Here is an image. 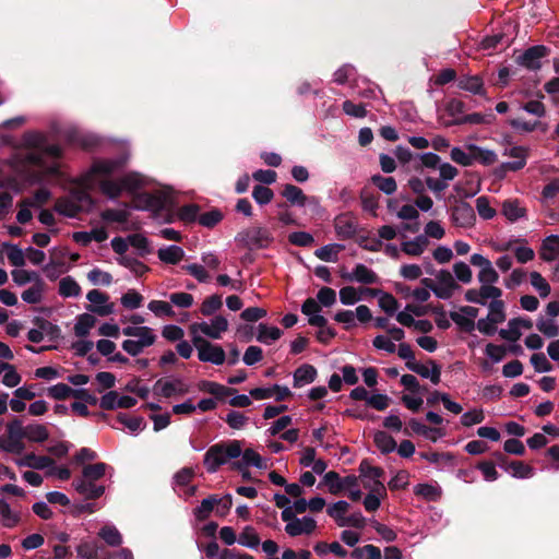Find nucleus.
<instances>
[{
    "label": "nucleus",
    "mask_w": 559,
    "mask_h": 559,
    "mask_svg": "<svg viewBox=\"0 0 559 559\" xmlns=\"http://www.w3.org/2000/svg\"><path fill=\"white\" fill-rule=\"evenodd\" d=\"M61 156L59 145L47 144L45 136L39 132H27L11 157L10 165L16 174L32 182H39L49 177L61 182L66 180Z\"/></svg>",
    "instance_id": "f257e3e1"
},
{
    "label": "nucleus",
    "mask_w": 559,
    "mask_h": 559,
    "mask_svg": "<svg viewBox=\"0 0 559 559\" xmlns=\"http://www.w3.org/2000/svg\"><path fill=\"white\" fill-rule=\"evenodd\" d=\"M119 165L114 159L94 162L91 169L83 175V183L99 186L102 192L110 199L119 197L123 191L133 192L145 185V178L138 173L127 174L120 180H109L108 177Z\"/></svg>",
    "instance_id": "f03ea898"
},
{
    "label": "nucleus",
    "mask_w": 559,
    "mask_h": 559,
    "mask_svg": "<svg viewBox=\"0 0 559 559\" xmlns=\"http://www.w3.org/2000/svg\"><path fill=\"white\" fill-rule=\"evenodd\" d=\"M76 183L70 195L62 198L56 203V211L68 217H75L80 212L88 211L93 206V200L88 194V190L95 186H86L83 183V175L73 180Z\"/></svg>",
    "instance_id": "7ed1b4c3"
},
{
    "label": "nucleus",
    "mask_w": 559,
    "mask_h": 559,
    "mask_svg": "<svg viewBox=\"0 0 559 559\" xmlns=\"http://www.w3.org/2000/svg\"><path fill=\"white\" fill-rule=\"evenodd\" d=\"M122 333L130 338L124 340L121 347L127 354L133 357L140 355L145 348L156 342L154 330L146 325H128L122 329Z\"/></svg>",
    "instance_id": "20e7f679"
},
{
    "label": "nucleus",
    "mask_w": 559,
    "mask_h": 559,
    "mask_svg": "<svg viewBox=\"0 0 559 559\" xmlns=\"http://www.w3.org/2000/svg\"><path fill=\"white\" fill-rule=\"evenodd\" d=\"M108 466L105 463L90 464L83 467L82 478L73 481L75 490L84 495L88 499L99 498L105 488L97 486L94 481L100 479L107 471Z\"/></svg>",
    "instance_id": "39448f33"
},
{
    "label": "nucleus",
    "mask_w": 559,
    "mask_h": 559,
    "mask_svg": "<svg viewBox=\"0 0 559 559\" xmlns=\"http://www.w3.org/2000/svg\"><path fill=\"white\" fill-rule=\"evenodd\" d=\"M241 455V444L239 441L228 443H217L212 445L204 455V466L209 473H215L222 465L229 460Z\"/></svg>",
    "instance_id": "423d86ee"
},
{
    "label": "nucleus",
    "mask_w": 559,
    "mask_h": 559,
    "mask_svg": "<svg viewBox=\"0 0 559 559\" xmlns=\"http://www.w3.org/2000/svg\"><path fill=\"white\" fill-rule=\"evenodd\" d=\"M228 320L217 314L210 321L194 322L189 326L191 338H204L207 336L212 340H221L223 334L228 331Z\"/></svg>",
    "instance_id": "0eeeda50"
},
{
    "label": "nucleus",
    "mask_w": 559,
    "mask_h": 559,
    "mask_svg": "<svg viewBox=\"0 0 559 559\" xmlns=\"http://www.w3.org/2000/svg\"><path fill=\"white\" fill-rule=\"evenodd\" d=\"M24 426L20 419H13L7 425V433L0 437V449L10 454L20 455L25 450Z\"/></svg>",
    "instance_id": "6e6552de"
},
{
    "label": "nucleus",
    "mask_w": 559,
    "mask_h": 559,
    "mask_svg": "<svg viewBox=\"0 0 559 559\" xmlns=\"http://www.w3.org/2000/svg\"><path fill=\"white\" fill-rule=\"evenodd\" d=\"M281 519L285 522L284 531L290 537L309 536L317 528V521L309 515L298 518L290 510H282Z\"/></svg>",
    "instance_id": "1a4fd4ad"
},
{
    "label": "nucleus",
    "mask_w": 559,
    "mask_h": 559,
    "mask_svg": "<svg viewBox=\"0 0 559 559\" xmlns=\"http://www.w3.org/2000/svg\"><path fill=\"white\" fill-rule=\"evenodd\" d=\"M423 284L440 299H449L460 289L453 274L448 270H440L433 280L424 278Z\"/></svg>",
    "instance_id": "9d476101"
},
{
    "label": "nucleus",
    "mask_w": 559,
    "mask_h": 559,
    "mask_svg": "<svg viewBox=\"0 0 559 559\" xmlns=\"http://www.w3.org/2000/svg\"><path fill=\"white\" fill-rule=\"evenodd\" d=\"M236 240L249 249H264L272 245L274 237L269 228L252 226L240 231Z\"/></svg>",
    "instance_id": "9b49d317"
},
{
    "label": "nucleus",
    "mask_w": 559,
    "mask_h": 559,
    "mask_svg": "<svg viewBox=\"0 0 559 559\" xmlns=\"http://www.w3.org/2000/svg\"><path fill=\"white\" fill-rule=\"evenodd\" d=\"M191 341L198 352L200 361L211 362L216 366H221L225 362L226 354L221 345L211 343L205 338H191Z\"/></svg>",
    "instance_id": "f8f14e48"
},
{
    "label": "nucleus",
    "mask_w": 559,
    "mask_h": 559,
    "mask_svg": "<svg viewBox=\"0 0 559 559\" xmlns=\"http://www.w3.org/2000/svg\"><path fill=\"white\" fill-rule=\"evenodd\" d=\"M359 478L362 486L369 492H378L379 495H386V489L380 480L383 475V469L380 467L371 466L367 461H362L359 465Z\"/></svg>",
    "instance_id": "ddd939ff"
},
{
    "label": "nucleus",
    "mask_w": 559,
    "mask_h": 559,
    "mask_svg": "<svg viewBox=\"0 0 559 559\" xmlns=\"http://www.w3.org/2000/svg\"><path fill=\"white\" fill-rule=\"evenodd\" d=\"M189 384L181 378H163L155 382V394L163 397H178L189 392Z\"/></svg>",
    "instance_id": "4468645a"
},
{
    "label": "nucleus",
    "mask_w": 559,
    "mask_h": 559,
    "mask_svg": "<svg viewBox=\"0 0 559 559\" xmlns=\"http://www.w3.org/2000/svg\"><path fill=\"white\" fill-rule=\"evenodd\" d=\"M469 262L478 269L477 280L479 283H498L499 274L488 258L480 253H473Z\"/></svg>",
    "instance_id": "2eb2a0df"
},
{
    "label": "nucleus",
    "mask_w": 559,
    "mask_h": 559,
    "mask_svg": "<svg viewBox=\"0 0 559 559\" xmlns=\"http://www.w3.org/2000/svg\"><path fill=\"white\" fill-rule=\"evenodd\" d=\"M86 299L90 301L87 310L98 316H108L114 312V304L109 302V297L98 289H92L87 293Z\"/></svg>",
    "instance_id": "dca6fc26"
},
{
    "label": "nucleus",
    "mask_w": 559,
    "mask_h": 559,
    "mask_svg": "<svg viewBox=\"0 0 559 559\" xmlns=\"http://www.w3.org/2000/svg\"><path fill=\"white\" fill-rule=\"evenodd\" d=\"M138 403L136 399L130 395H120L117 391H109L99 400L103 409L131 408Z\"/></svg>",
    "instance_id": "f3484780"
},
{
    "label": "nucleus",
    "mask_w": 559,
    "mask_h": 559,
    "mask_svg": "<svg viewBox=\"0 0 559 559\" xmlns=\"http://www.w3.org/2000/svg\"><path fill=\"white\" fill-rule=\"evenodd\" d=\"M451 218L456 226L463 228L473 227L476 223L474 209L466 202H460L453 206Z\"/></svg>",
    "instance_id": "a211bd4d"
},
{
    "label": "nucleus",
    "mask_w": 559,
    "mask_h": 559,
    "mask_svg": "<svg viewBox=\"0 0 559 559\" xmlns=\"http://www.w3.org/2000/svg\"><path fill=\"white\" fill-rule=\"evenodd\" d=\"M389 335H378L374 337L373 346L386 353H394L396 350L395 342H400L404 338V331L400 328L392 326L388 330Z\"/></svg>",
    "instance_id": "6ab92c4d"
},
{
    "label": "nucleus",
    "mask_w": 559,
    "mask_h": 559,
    "mask_svg": "<svg viewBox=\"0 0 559 559\" xmlns=\"http://www.w3.org/2000/svg\"><path fill=\"white\" fill-rule=\"evenodd\" d=\"M478 316V309L473 306L461 307L457 311L451 313V319L464 331H472L475 328V319Z\"/></svg>",
    "instance_id": "aec40b11"
},
{
    "label": "nucleus",
    "mask_w": 559,
    "mask_h": 559,
    "mask_svg": "<svg viewBox=\"0 0 559 559\" xmlns=\"http://www.w3.org/2000/svg\"><path fill=\"white\" fill-rule=\"evenodd\" d=\"M323 483L328 486L329 491L332 495H338L345 490V488L355 486L356 476H346L341 478L336 472L331 471L323 476Z\"/></svg>",
    "instance_id": "412c9836"
},
{
    "label": "nucleus",
    "mask_w": 559,
    "mask_h": 559,
    "mask_svg": "<svg viewBox=\"0 0 559 559\" xmlns=\"http://www.w3.org/2000/svg\"><path fill=\"white\" fill-rule=\"evenodd\" d=\"M21 521V509L12 507L8 501L0 498V525L5 528L17 526Z\"/></svg>",
    "instance_id": "4be33fe9"
},
{
    "label": "nucleus",
    "mask_w": 559,
    "mask_h": 559,
    "mask_svg": "<svg viewBox=\"0 0 559 559\" xmlns=\"http://www.w3.org/2000/svg\"><path fill=\"white\" fill-rule=\"evenodd\" d=\"M406 367L420 377L429 379L433 384H438L440 382L441 370L435 362L425 365L416 361H407Z\"/></svg>",
    "instance_id": "5701e85b"
},
{
    "label": "nucleus",
    "mask_w": 559,
    "mask_h": 559,
    "mask_svg": "<svg viewBox=\"0 0 559 559\" xmlns=\"http://www.w3.org/2000/svg\"><path fill=\"white\" fill-rule=\"evenodd\" d=\"M301 311L308 317V322L312 326L323 328L326 325V319L320 313L319 302L313 298H308L301 306Z\"/></svg>",
    "instance_id": "b1692460"
},
{
    "label": "nucleus",
    "mask_w": 559,
    "mask_h": 559,
    "mask_svg": "<svg viewBox=\"0 0 559 559\" xmlns=\"http://www.w3.org/2000/svg\"><path fill=\"white\" fill-rule=\"evenodd\" d=\"M547 50L544 46L528 48L519 57V63L527 69L537 70L540 68V59L545 57Z\"/></svg>",
    "instance_id": "393cba45"
},
{
    "label": "nucleus",
    "mask_w": 559,
    "mask_h": 559,
    "mask_svg": "<svg viewBox=\"0 0 559 559\" xmlns=\"http://www.w3.org/2000/svg\"><path fill=\"white\" fill-rule=\"evenodd\" d=\"M15 464L20 467L46 469L53 464V460L46 455H36L34 453H27L21 459L15 460Z\"/></svg>",
    "instance_id": "a878e982"
},
{
    "label": "nucleus",
    "mask_w": 559,
    "mask_h": 559,
    "mask_svg": "<svg viewBox=\"0 0 559 559\" xmlns=\"http://www.w3.org/2000/svg\"><path fill=\"white\" fill-rule=\"evenodd\" d=\"M409 427L412 430L430 440L432 442L438 441L440 438L445 436V429L442 427H428L416 419H412L409 421Z\"/></svg>",
    "instance_id": "bb28decb"
},
{
    "label": "nucleus",
    "mask_w": 559,
    "mask_h": 559,
    "mask_svg": "<svg viewBox=\"0 0 559 559\" xmlns=\"http://www.w3.org/2000/svg\"><path fill=\"white\" fill-rule=\"evenodd\" d=\"M365 294L376 296L378 293L369 288L357 289L353 286H346L340 290V300L343 305L352 306L361 300Z\"/></svg>",
    "instance_id": "cd10ccee"
},
{
    "label": "nucleus",
    "mask_w": 559,
    "mask_h": 559,
    "mask_svg": "<svg viewBox=\"0 0 559 559\" xmlns=\"http://www.w3.org/2000/svg\"><path fill=\"white\" fill-rule=\"evenodd\" d=\"M539 255L544 261H554L559 255V235H550L543 240Z\"/></svg>",
    "instance_id": "c85d7f7f"
},
{
    "label": "nucleus",
    "mask_w": 559,
    "mask_h": 559,
    "mask_svg": "<svg viewBox=\"0 0 559 559\" xmlns=\"http://www.w3.org/2000/svg\"><path fill=\"white\" fill-rule=\"evenodd\" d=\"M317 377V369L311 365H302L294 372V386L302 388L312 383Z\"/></svg>",
    "instance_id": "c756f323"
},
{
    "label": "nucleus",
    "mask_w": 559,
    "mask_h": 559,
    "mask_svg": "<svg viewBox=\"0 0 559 559\" xmlns=\"http://www.w3.org/2000/svg\"><path fill=\"white\" fill-rule=\"evenodd\" d=\"M344 277L362 284H373L378 280L377 274L364 264H357L353 272Z\"/></svg>",
    "instance_id": "7c9ffc66"
},
{
    "label": "nucleus",
    "mask_w": 559,
    "mask_h": 559,
    "mask_svg": "<svg viewBox=\"0 0 559 559\" xmlns=\"http://www.w3.org/2000/svg\"><path fill=\"white\" fill-rule=\"evenodd\" d=\"M427 247L428 239L425 236L419 235L412 240L403 241L401 245V250L408 255L418 257L426 250Z\"/></svg>",
    "instance_id": "2f4dec72"
},
{
    "label": "nucleus",
    "mask_w": 559,
    "mask_h": 559,
    "mask_svg": "<svg viewBox=\"0 0 559 559\" xmlns=\"http://www.w3.org/2000/svg\"><path fill=\"white\" fill-rule=\"evenodd\" d=\"M45 288V282L43 280L37 281L22 293L21 298L26 304H39L44 298Z\"/></svg>",
    "instance_id": "473e14b6"
},
{
    "label": "nucleus",
    "mask_w": 559,
    "mask_h": 559,
    "mask_svg": "<svg viewBox=\"0 0 559 559\" xmlns=\"http://www.w3.org/2000/svg\"><path fill=\"white\" fill-rule=\"evenodd\" d=\"M509 156L514 158L513 162H508L503 165V167L508 170H519L522 169L526 164L527 157V148L523 146H513L509 150Z\"/></svg>",
    "instance_id": "72a5a7b5"
},
{
    "label": "nucleus",
    "mask_w": 559,
    "mask_h": 559,
    "mask_svg": "<svg viewBox=\"0 0 559 559\" xmlns=\"http://www.w3.org/2000/svg\"><path fill=\"white\" fill-rule=\"evenodd\" d=\"M157 255L164 263L177 264L185 257V251L178 246H167L158 249Z\"/></svg>",
    "instance_id": "f704fd0d"
},
{
    "label": "nucleus",
    "mask_w": 559,
    "mask_h": 559,
    "mask_svg": "<svg viewBox=\"0 0 559 559\" xmlns=\"http://www.w3.org/2000/svg\"><path fill=\"white\" fill-rule=\"evenodd\" d=\"M282 334V331L277 326H269L261 323L258 325L257 340L262 344L271 345L276 342Z\"/></svg>",
    "instance_id": "c9c22d12"
},
{
    "label": "nucleus",
    "mask_w": 559,
    "mask_h": 559,
    "mask_svg": "<svg viewBox=\"0 0 559 559\" xmlns=\"http://www.w3.org/2000/svg\"><path fill=\"white\" fill-rule=\"evenodd\" d=\"M502 213L510 222L525 217L526 210L516 200H507L502 204Z\"/></svg>",
    "instance_id": "e433bc0d"
},
{
    "label": "nucleus",
    "mask_w": 559,
    "mask_h": 559,
    "mask_svg": "<svg viewBox=\"0 0 559 559\" xmlns=\"http://www.w3.org/2000/svg\"><path fill=\"white\" fill-rule=\"evenodd\" d=\"M2 248L7 251V257L10 263L15 267H23L26 263L25 251H23L19 246L4 242Z\"/></svg>",
    "instance_id": "4c0bfd02"
},
{
    "label": "nucleus",
    "mask_w": 559,
    "mask_h": 559,
    "mask_svg": "<svg viewBox=\"0 0 559 559\" xmlns=\"http://www.w3.org/2000/svg\"><path fill=\"white\" fill-rule=\"evenodd\" d=\"M11 276H12L13 282L17 286H24L28 283H31L33 285L35 282L41 280V277L39 276V274L37 272L25 270L22 267L13 270L11 272Z\"/></svg>",
    "instance_id": "58836bf2"
},
{
    "label": "nucleus",
    "mask_w": 559,
    "mask_h": 559,
    "mask_svg": "<svg viewBox=\"0 0 559 559\" xmlns=\"http://www.w3.org/2000/svg\"><path fill=\"white\" fill-rule=\"evenodd\" d=\"M479 295L481 298V305L486 306L488 300L501 301L502 290L495 286L496 283H479Z\"/></svg>",
    "instance_id": "ea45409f"
},
{
    "label": "nucleus",
    "mask_w": 559,
    "mask_h": 559,
    "mask_svg": "<svg viewBox=\"0 0 559 559\" xmlns=\"http://www.w3.org/2000/svg\"><path fill=\"white\" fill-rule=\"evenodd\" d=\"M536 328L546 337L552 338L559 335V324L552 318L539 317L536 321Z\"/></svg>",
    "instance_id": "a19ab883"
},
{
    "label": "nucleus",
    "mask_w": 559,
    "mask_h": 559,
    "mask_svg": "<svg viewBox=\"0 0 559 559\" xmlns=\"http://www.w3.org/2000/svg\"><path fill=\"white\" fill-rule=\"evenodd\" d=\"M24 437L32 442H44L48 439L49 432L44 425L31 424L24 427Z\"/></svg>",
    "instance_id": "79ce46f5"
},
{
    "label": "nucleus",
    "mask_w": 559,
    "mask_h": 559,
    "mask_svg": "<svg viewBox=\"0 0 559 559\" xmlns=\"http://www.w3.org/2000/svg\"><path fill=\"white\" fill-rule=\"evenodd\" d=\"M466 148L473 152L474 163L479 162L488 166L497 160V155L493 151L481 148L475 144H468Z\"/></svg>",
    "instance_id": "37998d69"
},
{
    "label": "nucleus",
    "mask_w": 559,
    "mask_h": 559,
    "mask_svg": "<svg viewBox=\"0 0 559 559\" xmlns=\"http://www.w3.org/2000/svg\"><path fill=\"white\" fill-rule=\"evenodd\" d=\"M59 295L64 298L78 297L81 295V287L73 277L66 276L59 282Z\"/></svg>",
    "instance_id": "c03bdc74"
},
{
    "label": "nucleus",
    "mask_w": 559,
    "mask_h": 559,
    "mask_svg": "<svg viewBox=\"0 0 559 559\" xmlns=\"http://www.w3.org/2000/svg\"><path fill=\"white\" fill-rule=\"evenodd\" d=\"M344 249L343 245L330 243L316 250L314 255L325 262H336L338 253Z\"/></svg>",
    "instance_id": "a18cd8bd"
},
{
    "label": "nucleus",
    "mask_w": 559,
    "mask_h": 559,
    "mask_svg": "<svg viewBox=\"0 0 559 559\" xmlns=\"http://www.w3.org/2000/svg\"><path fill=\"white\" fill-rule=\"evenodd\" d=\"M98 536L111 547H117L122 544V536L120 532L112 525H105L102 527L98 532Z\"/></svg>",
    "instance_id": "49530a36"
},
{
    "label": "nucleus",
    "mask_w": 559,
    "mask_h": 559,
    "mask_svg": "<svg viewBox=\"0 0 559 559\" xmlns=\"http://www.w3.org/2000/svg\"><path fill=\"white\" fill-rule=\"evenodd\" d=\"M457 86L461 90L471 92L473 94H481L483 93V80L477 75H467L462 76L457 81Z\"/></svg>",
    "instance_id": "de8ad7c7"
},
{
    "label": "nucleus",
    "mask_w": 559,
    "mask_h": 559,
    "mask_svg": "<svg viewBox=\"0 0 559 559\" xmlns=\"http://www.w3.org/2000/svg\"><path fill=\"white\" fill-rule=\"evenodd\" d=\"M283 197L292 204L304 206L307 201V197L302 190L294 185H286L282 192Z\"/></svg>",
    "instance_id": "09e8293b"
},
{
    "label": "nucleus",
    "mask_w": 559,
    "mask_h": 559,
    "mask_svg": "<svg viewBox=\"0 0 559 559\" xmlns=\"http://www.w3.org/2000/svg\"><path fill=\"white\" fill-rule=\"evenodd\" d=\"M96 319L90 313L80 314L76 318V322L74 324V333L75 335L83 337L86 336L90 330L95 325Z\"/></svg>",
    "instance_id": "8fccbe9b"
},
{
    "label": "nucleus",
    "mask_w": 559,
    "mask_h": 559,
    "mask_svg": "<svg viewBox=\"0 0 559 559\" xmlns=\"http://www.w3.org/2000/svg\"><path fill=\"white\" fill-rule=\"evenodd\" d=\"M373 441L377 448L383 453H391L396 449L395 440L384 431H377L373 435Z\"/></svg>",
    "instance_id": "3c124183"
},
{
    "label": "nucleus",
    "mask_w": 559,
    "mask_h": 559,
    "mask_svg": "<svg viewBox=\"0 0 559 559\" xmlns=\"http://www.w3.org/2000/svg\"><path fill=\"white\" fill-rule=\"evenodd\" d=\"M348 510H349V503L344 500H340V501L331 504L328 508L326 512L332 519L335 520L337 525L341 526V523L344 522L347 518V516H345V514L347 513Z\"/></svg>",
    "instance_id": "603ef678"
},
{
    "label": "nucleus",
    "mask_w": 559,
    "mask_h": 559,
    "mask_svg": "<svg viewBox=\"0 0 559 559\" xmlns=\"http://www.w3.org/2000/svg\"><path fill=\"white\" fill-rule=\"evenodd\" d=\"M450 156L454 163H456L461 166H464V167H468L474 164L473 152L468 151L466 147L465 148H461L457 146L453 147L451 150Z\"/></svg>",
    "instance_id": "864d4df0"
},
{
    "label": "nucleus",
    "mask_w": 559,
    "mask_h": 559,
    "mask_svg": "<svg viewBox=\"0 0 559 559\" xmlns=\"http://www.w3.org/2000/svg\"><path fill=\"white\" fill-rule=\"evenodd\" d=\"M530 281L533 288L538 293L539 297L546 298L549 296L551 288L548 282L538 272L530 274Z\"/></svg>",
    "instance_id": "5fc2aeb1"
},
{
    "label": "nucleus",
    "mask_w": 559,
    "mask_h": 559,
    "mask_svg": "<svg viewBox=\"0 0 559 559\" xmlns=\"http://www.w3.org/2000/svg\"><path fill=\"white\" fill-rule=\"evenodd\" d=\"M507 471L515 478H531L534 475V468L520 461L510 463Z\"/></svg>",
    "instance_id": "6e6d98bb"
},
{
    "label": "nucleus",
    "mask_w": 559,
    "mask_h": 559,
    "mask_svg": "<svg viewBox=\"0 0 559 559\" xmlns=\"http://www.w3.org/2000/svg\"><path fill=\"white\" fill-rule=\"evenodd\" d=\"M238 543L241 546L254 549L259 546L260 538L258 536V533L255 532V530L252 526H246L242 530V532L240 533Z\"/></svg>",
    "instance_id": "4d7b16f0"
},
{
    "label": "nucleus",
    "mask_w": 559,
    "mask_h": 559,
    "mask_svg": "<svg viewBox=\"0 0 559 559\" xmlns=\"http://www.w3.org/2000/svg\"><path fill=\"white\" fill-rule=\"evenodd\" d=\"M223 306L222 298L218 295L206 297L201 304L200 311L203 316L209 317L218 311Z\"/></svg>",
    "instance_id": "13d9d810"
},
{
    "label": "nucleus",
    "mask_w": 559,
    "mask_h": 559,
    "mask_svg": "<svg viewBox=\"0 0 559 559\" xmlns=\"http://www.w3.org/2000/svg\"><path fill=\"white\" fill-rule=\"evenodd\" d=\"M453 273L455 281H459L463 284H469L473 280L472 269L463 261H459L453 264Z\"/></svg>",
    "instance_id": "bf43d9fd"
},
{
    "label": "nucleus",
    "mask_w": 559,
    "mask_h": 559,
    "mask_svg": "<svg viewBox=\"0 0 559 559\" xmlns=\"http://www.w3.org/2000/svg\"><path fill=\"white\" fill-rule=\"evenodd\" d=\"M147 308L156 316V317H168L171 318L175 316V311L169 302L163 300H152L148 302Z\"/></svg>",
    "instance_id": "052dcab7"
},
{
    "label": "nucleus",
    "mask_w": 559,
    "mask_h": 559,
    "mask_svg": "<svg viewBox=\"0 0 559 559\" xmlns=\"http://www.w3.org/2000/svg\"><path fill=\"white\" fill-rule=\"evenodd\" d=\"M118 421L126 426L131 432H138L145 426L144 419L140 416H129L127 414H119Z\"/></svg>",
    "instance_id": "680f3d73"
},
{
    "label": "nucleus",
    "mask_w": 559,
    "mask_h": 559,
    "mask_svg": "<svg viewBox=\"0 0 559 559\" xmlns=\"http://www.w3.org/2000/svg\"><path fill=\"white\" fill-rule=\"evenodd\" d=\"M182 269L200 283H207L211 280L210 273L202 264L191 263L185 265Z\"/></svg>",
    "instance_id": "e2e57ef3"
},
{
    "label": "nucleus",
    "mask_w": 559,
    "mask_h": 559,
    "mask_svg": "<svg viewBox=\"0 0 559 559\" xmlns=\"http://www.w3.org/2000/svg\"><path fill=\"white\" fill-rule=\"evenodd\" d=\"M499 334L506 341L515 342L522 336V329L518 321L512 319L508 322L506 329L500 330Z\"/></svg>",
    "instance_id": "0e129e2a"
},
{
    "label": "nucleus",
    "mask_w": 559,
    "mask_h": 559,
    "mask_svg": "<svg viewBox=\"0 0 559 559\" xmlns=\"http://www.w3.org/2000/svg\"><path fill=\"white\" fill-rule=\"evenodd\" d=\"M121 305L127 309H138L143 302V296L134 289H129L120 298Z\"/></svg>",
    "instance_id": "69168bd1"
},
{
    "label": "nucleus",
    "mask_w": 559,
    "mask_h": 559,
    "mask_svg": "<svg viewBox=\"0 0 559 559\" xmlns=\"http://www.w3.org/2000/svg\"><path fill=\"white\" fill-rule=\"evenodd\" d=\"M489 312L487 317L489 318V321L499 324L502 323L506 320V313H504V304L503 301H491L488 305Z\"/></svg>",
    "instance_id": "338daca9"
},
{
    "label": "nucleus",
    "mask_w": 559,
    "mask_h": 559,
    "mask_svg": "<svg viewBox=\"0 0 559 559\" xmlns=\"http://www.w3.org/2000/svg\"><path fill=\"white\" fill-rule=\"evenodd\" d=\"M476 210L478 215L486 221L492 219L497 214L496 210L490 205V202L486 197H479L476 199Z\"/></svg>",
    "instance_id": "774afa93"
}]
</instances>
